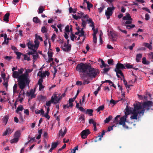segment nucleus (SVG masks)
<instances>
[{
  "label": "nucleus",
  "instance_id": "obj_1",
  "mask_svg": "<svg viewBox=\"0 0 153 153\" xmlns=\"http://www.w3.org/2000/svg\"><path fill=\"white\" fill-rule=\"evenodd\" d=\"M76 69L79 72L86 74L87 76L91 78L95 77L100 73L98 69L92 68L90 63H81L77 65Z\"/></svg>",
  "mask_w": 153,
  "mask_h": 153
},
{
  "label": "nucleus",
  "instance_id": "obj_2",
  "mask_svg": "<svg viewBox=\"0 0 153 153\" xmlns=\"http://www.w3.org/2000/svg\"><path fill=\"white\" fill-rule=\"evenodd\" d=\"M18 82L19 88L22 91L27 84H29L30 80L28 77L25 74H22L18 77Z\"/></svg>",
  "mask_w": 153,
  "mask_h": 153
},
{
  "label": "nucleus",
  "instance_id": "obj_3",
  "mask_svg": "<svg viewBox=\"0 0 153 153\" xmlns=\"http://www.w3.org/2000/svg\"><path fill=\"white\" fill-rule=\"evenodd\" d=\"M142 108V107L139 104H136L134 105V109H133L132 111H131L133 114V115L130 117L131 119L137 120L138 114L140 115L142 114L143 115L145 110H141Z\"/></svg>",
  "mask_w": 153,
  "mask_h": 153
},
{
  "label": "nucleus",
  "instance_id": "obj_4",
  "mask_svg": "<svg viewBox=\"0 0 153 153\" xmlns=\"http://www.w3.org/2000/svg\"><path fill=\"white\" fill-rule=\"evenodd\" d=\"M120 116V115H117L114 118V122L116 124L122 125L123 127L125 128H128V126H126L125 124V122L126 121V118L124 117H121L119 118V120L118 118Z\"/></svg>",
  "mask_w": 153,
  "mask_h": 153
},
{
  "label": "nucleus",
  "instance_id": "obj_5",
  "mask_svg": "<svg viewBox=\"0 0 153 153\" xmlns=\"http://www.w3.org/2000/svg\"><path fill=\"white\" fill-rule=\"evenodd\" d=\"M115 7L113 6L112 7H108L107 8V10L105 12V14L107 16L108 19L110 18V16H111L113 13V11L115 9Z\"/></svg>",
  "mask_w": 153,
  "mask_h": 153
},
{
  "label": "nucleus",
  "instance_id": "obj_6",
  "mask_svg": "<svg viewBox=\"0 0 153 153\" xmlns=\"http://www.w3.org/2000/svg\"><path fill=\"white\" fill-rule=\"evenodd\" d=\"M125 69V67L124 65L120 63H117L116 66L114 71H116L118 73L122 74V71L121 70Z\"/></svg>",
  "mask_w": 153,
  "mask_h": 153
},
{
  "label": "nucleus",
  "instance_id": "obj_7",
  "mask_svg": "<svg viewBox=\"0 0 153 153\" xmlns=\"http://www.w3.org/2000/svg\"><path fill=\"white\" fill-rule=\"evenodd\" d=\"M152 102L150 101L144 102L143 104L142 105H141V106L142 107V108L141 110L145 109V108H146V109L148 110L149 109L148 107L152 105Z\"/></svg>",
  "mask_w": 153,
  "mask_h": 153
},
{
  "label": "nucleus",
  "instance_id": "obj_8",
  "mask_svg": "<svg viewBox=\"0 0 153 153\" xmlns=\"http://www.w3.org/2000/svg\"><path fill=\"white\" fill-rule=\"evenodd\" d=\"M90 131L88 129H87L83 130L81 133V135L82 138L85 139L87 137V136L90 134Z\"/></svg>",
  "mask_w": 153,
  "mask_h": 153
},
{
  "label": "nucleus",
  "instance_id": "obj_9",
  "mask_svg": "<svg viewBox=\"0 0 153 153\" xmlns=\"http://www.w3.org/2000/svg\"><path fill=\"white\" fill-rule=\"evenodd\" d=\"M126 111L125 112V115L122 117H124L126 119H126L127 117V116L129 115L130 113H131V111H132L133 108H130V109H129L127 108V107H126Z\"/></svg>",
  "mask_w": 153,
  "mask_h": 153
},
{
  "label": "nucleus",
  "instance_id": "obj_10",
  "mask_svg": "<svg viewBox=\"0 0 153 153\" xmlns=\"http://www.w3.org/2000/svg\"><path fill=\"white\" fill-rule=\"evenodd\" d=\"M79 14H80V16L79 15L77 16L76 15H72L73 18L76 20L79 19L81 18L82 17V16L84 15V13H83L80 12L79 13Z\"/></svg>",
  "mask_w": 153,
  "mask_h": 153
},
{
  "label": "nucleus",
  "instance_id": "obj_11",
  "mask_svg": "<svg viewBox=\"0 0 153 153\" xmlns=\"http://www.w3.org/2000/svg\"><path fill=\"white\" fill-rule=\"evenodd\" d=\"M61 48L65 51L68 52L70 51L71 49V45H67L65 48H64L62 46H61Z\"/></svg>",
  "mask_w": 153,
  "mask_h": 153
},
{
  "label": "nucleus",
  "instance_id": "obj_12",
  "mask_svg": "<svg viewBox=\"0 0 153 153\" xmlns=\"http://www.w3.org/2000/svg\"><path fill=\"white\" fill-rule=\"evenodd\" d=\"M123 20H132V19L131 18L130 14L128 13H126V15L123 17Z\"/></svg>",
  "mask_w": 153,
  "mask_h": 153
},
{
  "label": "nucleus",
  "instance_id": "obj_13",
  "mask_svg": "<svg viewBox=\"0 0 153 153\" xmlns=\"http://www.w3.org/2000/svg\"><path fill=\"white\" fill-rule=\"evenodd\" d=\"M63 129H64V131H62V129H61L59 131V136L60 135L62 137H63L65 134H66L67 131V129L65 127H64Z\"/></svg>",
  "mask_w": 153,
  "mask_h": 153
},
{
  "label": "nucleus",
  "instance_id": "obj_14",
  "mask_svg": "<svg viewBox=\"0 0 153 153\" xmlns=\"http://www.w3.org/2000/svg\"><path fill=\"white\" fill-rule=\"evenodd\" d=\"M110 34L111 35L109 36L110 38L112 39L113 41H115L117 38L116 34L113 32H111Z\"/></svg>",
  "mask_w": 153,
  "mask_h": 153
},
{
  "label": "nucleus",
  "instance_id": "obj_15",
  "mask_svg": "<svg viewBox=\"0 0 153 153\" xmlns=\"http://www.w3.org/2000/svg\"><path fill=\"white\" fill-rule=\"evenodd\" d=\"M142 57V54H137L136 56V60L137 62H139L140 61V59Z\"/></svg>",
  "mask_w": 153,
  "mask_h": 153
},
{
  "label": "nucleus",
  "instance_id": "obj_16",
  "mask_svg": "<svg viewBox=\"0 0 153 153\" xmlns=\"http://www.w3.org/2000/svg\"><path fill=\"white\" fill-rule=\"evenodd\" d=\"M34 43L35 44V45H34V48H36V49H37L39 47V42L38 40H37V39L36 38V37L35 38Z\"/></svg>",
  "mask_w": 153,
  "mask_h": 153
},
{
  "label": "nucleus",
  "instance_id": "obj_17",
  "mask_svg": "<svg viewBox=\"0 0 153 153\" xmlns=\"http://www.w3.org/2000/svg\"><path fill=\"white\" fill-rule=\"evenodd\" d=\"M19 76H20V75L18 71H15L13 72L12 76L14 78H18Z\"/></svg>",
  "mask_w": 153,
  "mask_h": 153
},
{
  "label": "nucleus",
  "instance_id": "obj_18",
  "mask_svg": "<svg viewBox=\"0 0 153 153\" xmlns=\"http://www.w3.org/2000/svg\"><path fill=\"white\" fill-rule=\"evenodd\" d=\"M62 96H60V97L58 98V97L56 96H55L53 98L54 99V101L53 102L55 104L57 103H58L59 101L62 99Z\"/></svg>",
  "mask_w": 153,
  "mask_h": 153
},
{
  "label": "nucleus",
  "instance_id": "obj_19",
  "mask_svg": "<svg viewBox=\"0 0 153 153\" xmlns=\"http://www.w3.org/2000/svg\"><path fill=\"white\" fill-rule=\"evenodd\" d=\"M79 120L80 121V122H82V123H84L85 121V116L84 115L81 114L79 118Z\"/></svg>",
  "mask_w": 153,
  "mask_h": 153
},
{
  "label": "nucleus",
  "instance_id": "obj_20",
  "mask_svg": "<svg viewBox=\"0 0 153 153\" xmlns=\"http://www.w3.org/2000/svg\"><path fill=\"white\" fill-rule=\"evenodd\" d=\"M9 13H6L4 16L3 20L6 22H8L9 21Z\"/></svg>",
  "mask_w": 153,
  "mask_h": 153
},
{
  "label": "nucleus",
  "instance_id": "obj_21",
  "mask_svg": "<svg viewBox=\"0 0 153 153\" xmlns=\"http://www.w3.org/2000/svg\"><path fill=\"white\" fill-rule=\"evenodd\" d=\"M39 57V55L38 53H34V54L33 55V62H34Z\"/></svg>",
  "mask_w": 153,
  "mask_h": 153
},
{
  "label": "nucleus",
  "instance_id": "obj_22",
  "mask_svg": "<svg viewBox=\"0 0 153 153\" xmlns=\"http://www.w3.org/2000/svg\"><path fill=\"white\" fill-rule=\"evenodd\" d=\"M54 101V98H53V97H52L51 100L49 101H47L46 105L47 106H50L51 102H53Z\"/></svg>",
  "mask_w": 153,
  "mask_h": 153
},
{
  "label": "nucleus",
  "instance_id": "obj_23",
  "mask_svg": "<svg viewBox=\"0 0 153 153\" xmlns=\"http://www.w3.org/2000/svg\"><path fill=\"white\" fill-rule=\"evenodd\" d=\"M35 112L36 114H39L41 113L42 115H43L44 113V111L43 109H41V110H36Z\"/></svg>",
  "mask_w": 153,
  "mask_h": 153
},
{
  "label": "nucleus",
  "instance_id": "obj_24",
  "mask_svg": "<svg viewBox=\"0 0 153 153\" xmlns=\"http://www.w3.org/2000/svg\"><path fill=\"white\" fill-rule=\"evenodd\" d=\"M23 109L24 108L23 107L22 105H20L17 107V109L16 110V113H18L19 111H22Z\"/></svg>",
  "mask_w": 153,
  "mask_h": 153
},
{
  "label": "nucleus",
  "instance_id": "obj_25",
  "mask_svg": "<svg viewBox=\"0 0 153 153\" xmlns=\"http://www.w3.org/2000/svg\"><path fill=\"white\" fill-rule=\"evenodd\" d=\"M33 21L34 22L36 23H41L40 20L37 17H35L33 18Z\"/></svg>",
  "mask_w": 153,
  "mask_h": 153
},
{
  "label": "nucleus",
  "instance_id": "obj_26",
  "mask_svg": "<svg viewBox=\"0 0 153 153\" xmlns=\"http://www.w3.org/2000/svg\"><path fill=\"white\" fill-rule=\"evenodd\" d=\"M27 45L29 49H31L33 48V47H34V45L32 44L30 41L27 43Z\"/></svg>",
  "mask_w": 153,
  "mask_h": 153
},
{
  "label": "nucleus",
  "instance_id": "obj_27",
  "mask_svg": "<svg viewBox=\"0 0 153 153\" xmlns=\"http://www.w3.org/2000/svg\"><path fill=\"white\" fill-rule=\"evenodd\" d=\"M143 45L144 46L147 47L150 50L152 49V46L149 43H144L143 44Z\"/></svg>",
  "mask_w": 153,
  "mask_h": 153
},
{
  "label": "nucleus",
  "instance_id": "obj_28",
  "mask_svg": "<svg viewBox=\"0 0 153 153\" xmlns=\"http://www.w3.org/2000/svg\"><path fill=\"white\" fill-rule=\"evenodd\" d=\"M112 118V117L110 115L108 118H107L106 119L104 120V122L105 123H108L111 120Z\"/></svg>",
  "mask_w": 153,
  "mask_h": 153
},
{
  "label": "nucleus",
  "instance_id": "obj_29",
  "mask_svg": "<svg viewBox=\"0 0 153 153\" xmlns=\"http://www.w3.org/2000/svg\"><path fill=\"white\" fill-rule=\"evenodd\" d=\"M104 108V105H102L100 106L98 108L96 109V110L99 112L100 111H102Z\"/></svg>",
  "mask_w": 153,
  "mask_h": 153
},
{
  "label": "nucleus",
  "instance_id": "obj_30",
  "mask_svg": "<svg viewBox=\"0 0 153 153\" xmlns=\"http://www.w3.org/2000/svg\"><path fill=\"white\" fill-rule=\"evenodd\" d=\"M9 119V116L8 115H6L4 118L3 119V122H5V124L6 125L7 123L8 120Z\"/></svg>",
  "mask_w": 153,
  "mask_h": 153
},
{
  "label": "nucleus",
  "instance_id": "obj_31",
  "mask_svg": "<svg viewBox=\"0 0 153 153\" xmlns=\"http://www.w3.org/2000/svg\"><path fill=\"white\" fill-rule=\"evenodd\" d=\"M102 137H101V134H99L98 135V136L97 137L95 138V139L94 140V141L95 142H97L98 141H100L101 140V138Z\"/></svg>",
  "mask_w": 153,
  "mask_h": 153
},
{
  "label": "nucleus",
  "instance_id": "obj_32",
  "mask_svg": "<svg viewBox=\"0 0 153 153\" xmlns=\"http://www.w3.org/2000/svg\"><path fill=\"white\" fill-rule=\"evenodd\" d=\"M16 54L17 55V58L18 59H19L20 58V56L21 55H23V54L22 53L17 51L16 52Z\"/></svg>",
  "mask_w": 153,
  "mask_h": 153
},
{
  "label": "nucleus",
  "instance_id": "obj_33",
  "mask_svg": "<svg viewBox=\"0 0 153 153\" xmlns=\"http://www.w3.org/2000/svg\"><path fill=\"white\" fill-rule=\"evenodd\" d=\"M20 131H16L14 134L15 137L19 139L20 135Z\"/></svg>",
  "mask_w": 153,
  "mask_h": 153
},
{
  "label": "nucleus",
  "instance_id": "obj_34",
  "mask_svg": "<svg viewBox=\"0 0 153 153\" xmlns=\"http://www.w3.org/2000/svg\"><path fill=\"white\" fill-rule=\"evenodd\" d=\"M89 124H92L94 126H96L97 125L96 123L94 121V120L92 119H90L89 121Z\"/></svg>",
  "mask_w": 153,
  "mask_h": 153
},
{
  "label": "nucleus",
  "instance_id": "obj_35",
  "mask_svg": "<svg viewBox=\"0 0 153 153\" xmlns=\"http://www.w3.org/2000/svg\"><path fill=\"white\" fill-rule=\"evenodd\" d=\"M93 111L92 109H87V110H86V114H88L90 116H92V113Z\"/></svg>",
  "mask_w": 153,
  "mask_h": 153
},
{
  "label": "nucleus",
  "instance_id": "obj_36",
  "mask_svg": "<svg viewBox=\"0 0 153 153\" xmlns=\"http://www.w3.org/2000/svg\"><path fill=\"white\" fill-rule=\"evenodd\" d=\"M8 78L7 79H4V82L3 83V85L7 88L8 86Z\"/></svg>",
  "mask_w": 153,
  "mask_h": 153
},
{
  "label": "nucleus",
  "instance_id": "obj_37",
  "mask_svg": "<svg viewBox=\"0 0 153 153\" xmlns=\"http://www.w3.org/2000/svg\"><path fill=\"white\" fill-rule=\"evenodd\" d=\"M142 63L144 64L148 65L149 64V62L148 61H146V57H143L142 59Z\"/></svg>",
  "mask_w": 153,
  "mask_h": 153
},
{
  "label": "nucleus",
  "instance_id": "obj_38",
  "mask_svg": "<svg viewBox=\"0 0 153 153\" xmlns=\"http://www.w3.org/2000/svg\"><path fill=\"white\" fill-rule=\"evenodd\" d=\"M38 75L41 78H43L44 77H45V74L42 73V71H40L38 74Z\"/></svg>",
  "mask_w": 153,
  "mask_h": 153
},
{
  "label": "nucleus",
  "instance_id": "obj_39",
  "mask_svg": "<svg viewBox=\"0 0 153 153\" xmlns=\"http://www.w3.org/2000/svg\"><path fill=\"white\" fill-rule=\"evenodd\" d=\"M77 9L76 8L73 9L71 7L69 8V12L70 13H76Z\"/></svg>",
  "mask_w": 153,
  "mask_h": 153
},
{
  "label": "nucleus",
  "instance_id": "obj_40",
  "mask_svg": "<svg viewBox=\"0 0 153 153\" xmlns=\"http://www.w3.org/2000/svg\"><path fill=\"white\" fill-rule=\"evenodd\" d=\"M19 139L15 137L10 140V143H16L18 141Z\"/></svg>",
  "mask_w": 153,
  "mask_h": 153
},
{
  "label": "nucleus",
  "instance_id": "obj_41",
  "mask_svg": "<svg viewBox=\"0 0 153 153\" xmlns=\"http://www.w3.org/2000/svg\"><path fill=\"white\" fill-rule=\"evenodd\" d=\"M73 106V104H70L69 103V104H67L66 105H63V108L64 109H65L66 108H68L70 107H72Z\"/></svg>",
  "mask_w": 153,
  "mask_h": 153
},
{
  "label": "nucleus",
  "instance_id": "obj_42",
  "mask_svg": "<svg viewBox=\"0 0 153 153\" xmlns=\"http://www.w3.org/2000/svg\"><path fill=\"white\" fill-rule=\"evenodd\" d=\"M58 144L59 143L58 142H53L52 143L51 146L53 148H55L57 147Z\"/></svg>",
  "mask_w": 153,
  "mask_h": 153
},
{
  "label": "nucleus",
  "instance_id": "obj_43",
  "mask_svg": "<svg viewBox=\"0 0 153 153\" xmlns=\"http://www.w3.org/2000/svg\"><path fill=\"white\" fill-rule=\"evenodd\" d=\"M44 10V9L43 7H40L39 8V13H42L43 11Z\"/></svg>",
  "mask_w": 153,
  "mask_h": 153
},
{
  "label": "nucleus",
  "instance_id": "obj_44",
  "mask_svg": "<svg viewBox=\"0 0 153 153\" xmlns=\"http://www.w3.org/2000/svg\"><path fill=\"white\" fill-rule=\"evenodd\" d=\"M17 84L15 83L13 88V90L14 93H16L17 92Z\"/></svg>",
  "mask_w": 153,
  "mask_h": 153
},
{
  "label": "nucleus",
  "instance_id": "obj_45",
  "mask_svg": "<svg viewBox=\"0 0 153 153\" xmlns=\"http://www.w3.org/2000/svg\"><path fill=\"white\" fill-rule=\"evenodd\" d=\"M115 71V72H116V74H117V77L118 78H120V76L118 74H120L121 76H122L123 78L124 79L125 78H124V76L123 74V73L122 72V74H121L120 73H118V72H117V71Z\"/></svg>",
  "mask_w": 153,
  "mask_h": 153
},
{
  "label": "nucleus",
  "instance_id": "obj_46",
  "mask_svg": "<svg viewBox=\"0 0 153 153\" xmlns=\"http://www.w3.org/2000/svg\"><path fill=\"white\" fill-rule=\"evenodd\" d=\"M23 56H24V59L25 60H27L28 61L30 60V57H28L26 55L24 54Z\"/></svg>",
  "mask_w": 153,
  "mask_h": 153
},
{
  "label": "nucleus",
  "instance_id": "obj_47",
  "mask_svg": "<svg viewBox=\"0 0 153 153\" xmlns=\"http://www.w3.org/2000/svg\"><path fill=\"white\" fill-rule=\"evenodd\" d=\"M80 34L79 35V36H84V32L83 30V29L82 28L80 31Z\"/></svg>",
  "mask_w": 153,
  "mask_h": 153
},
{
  "label": "nucleus",
  "instance_id": "obj_48",
  "mask_svg": "<svg viewBox=\"0 0 153 153\" xmlns=\"http://www.w3.org/2000/svg\"><path fill=\"white\" fill-rule=\"evenodd\" d=\"M126 27L128 29L134 27L135 26L134 25H126Z\"/></svg>",
  "mask_w": 153,
  "mask_h": 153
},
{
  "label": "nucleus",
  "instance_id": "obj_49",
  "mask_svg": "<svg viewBox=\"0 0 153 153\" xmlns=\"http://www.w3.org/2000/svg\"><path fill=\"white\" fill-rule=\"evenodd\" d=\"M66 33H67L68 34H69L70 32L69 27L68 25L65 28Z\"/></svg>",
  "mask_w": 153,
  "mask_h": 153
},
{
  "label": "nucleus",
  "instance_id": "obj_50",
  "mask_svg": "<svg viewBox=\"0 0 153 153\" xmlns=\"http://www.w3.org/2000/svg\"><path fill=\"white\" fill-rule=\"evenodd\" d=\"M31 71H30V69L26 70L25 73L23 74H25L26 76L28 77V73L30 72Z\"/></svg>",
  "mask_w": 153,
  "mask_h": 153
},
{
  "label": "nucleus",
  "instance_id": "obj_51",
  "mask_svg": "<svg viewBox=\"0 0 153 153\" xmlns=\"http://www.w3.org/2000/svg\"><path fill=\"white\" fill-rule=\"evenodd\" d=\"M87 8L88 10H90V8L92 7H93V5L89 2H88V3L87 4Z\"/></svg>",
  "mask_w": 153,
  "mask_h": 153
},
{
  "label": "nucleus",
  "instance_id": "obj_52",
  "mask_svg": "<svg viewBox=\"0 0 153 153\" xmlns=\"http://www.w3.org/2000/svg\"><path fill=\"white\" fill-rule=\"evenodd\" d=\"M132 20H128L124 23V24L129 25L131 24L132 22Z\"/></svg>",
  "mask_w": 153,
  "mask_h": 153
},
{
  "label": "nucleus",
  "instance_id": "obj_53",
  "mask_svg": "<svg viewBox=\"0 0 153 153\" xmlns=\"http://www.w3.org/2000/svg\"><path fill=\"white\" fill-rule=\"evenodd\" d=\"M35 37H36V38L37 39V40L39 39L42 41H43V39H42V37H41L39 36H38L37 34H36L35 35Z\"/></svg>",
  "mask_w": 153,
  "mask_h": 153
},
{
  "label": "nucleus",
  "instance_id": "obj_54",
  "mask_svg": "<svg viewBox=\"0 0 153 153\" xmlns=\"http://www.w3.org/2000/svg\"><path fill=\"white\" fill-rule=\"evenodd\" d=\"M41 31L43 33L46 32L47 31L46 28L45 27L43 26L42 27L41 29Z\"/></svg>",
  "mask_w": 153,
  "mask_h": 153
},
{
  "label": "nucleus",
  "instance_id": "obj_55",
  "mask_svg": "<svg viewBox=\"0 0 153 153\" xmlns=\"http://www.w3.org/2000/svg\"><path fill=\"white\" fill-rule=\"evenodd\" d=\"M56 37V34L55 33H53L51 38V39L52 40V42H54Z\"/></svg>",
  "mask_w": 153,
  "mask_h": 153
},
{
  "label": "nucleus",
  "instance_id": "obj_56",
  "mask_svg": "<svg viewBox=\"0 0 153 153\" xmlns=\"http://www.w3.org/2000/svg\"><path fill=\"white\" fill-rule=\"evenodd\" d=\"M117 28L119 30L122 32L126 34L127 33V31L126 30H122L118 26Z\"/></svg>",
  "mask_w": 153,
  "mask_h": 153
},
{
  "label": "nucleus",
  "instance_id": "obj_57",
  "mask_svg": "<svg viewBox=\"0 0 153 153\" xmlns=\"http://www.w3.org/2000/svg\"><path fill=\"white\" fill-rule=\"evenodd\" d=\"M110 70L109 68H105L103 69L102 73H105L107 71H108Z\"/></svg>",
  "mask_w": 153,
  "mask_h": 153
},
{
  "label": "nucleus",
  "instance_id": "obj_58",
  "mask_svg": "<svg viewBox=\"0 0 153 153\" xmlns=\"http://www.w3.org/2000/svg\"><path fill=\"white\" fill-rule=\"evenodd\" d=\"M39 98H40V100L44 101V100H46V98L44 96H43L42 95H41L40 96Z\"/></svg>",
  "mask_w": 153,
  "mask_h": 153
},
{
  "label": "nucleus",
  "instance_id": "obj_59",
  "mask_svg": "<svg viewBox=\"0 0 153 153\" xmlns=\"http://www.w3.org/2000/svg\"><path fill=\"white\" fill-rule=\"evenodd\" d=\"M5 76L6 75L5 73H2L1 74V76L2 78L4 80V79L5 80L8 79L6 78Z\"/></svg>",
  "mask_w": 153,
  "mask_h": 153
},
{
  "label": "nucleus",
  "instance_id": "obj_60",
  "mask_svg": "<svg viewBox=\"0 0 153 153\" xmlns=\"http://www.w3.org/2000/svg\"><path fill=\"white\" fill-rule=\"evenodd\" d=\"M101 63H102V65L104 67H105L106 66H108V65L105 64V62L103 60L101 59Z\"/></svg>",
  "mask_w": 153,
  "mask_h": 153
},
{
  "label": "nucleus",
  "instance_id": "obj_61",
  "mask_svg": "<svg viewBox=\"0 0 153 153\" xmlns=\"http://www.w3.org/2000/svg\"><path fill=\"white\" fill-rule=\"evenodd\" d=\"M51 27H52V28L54 29V30L55 31L56 33H57L58 32V30L56 28L55 25H52L51 26Z\"/></svg>",
  "mask_w": 153,
  "mask_h": 153
},
{
  "label": "nucleus",
  "instance_id": "obj_62",
  "mask_svg": "<svg viewBox=\"0 0 153 153\" xmlns=\"http://www.w3.org/2000/svg\"><path fill=\"white\" fill-rule=\"evenodd\" d=\"M126 67L128 68H132L133 65H130L129 64H127L126 65Z\"/></svg>",
  "mask_w": 153,
  "mask_h": 153
},
{
  "label": "nucleus",
  "instance_id": "obj_63",
  "mask_svg": "<svg viewBox=\"0 0 153 153\" xmlns=\"http://www.w3.org/2000/svg\"><path fill=\"white\" fill-rule=\"evenodd\" d=\"M43 81V79L42 78H40L38 82V84L39 85H40L42 84V83Z\"/></svg>",
  "mask_w": 153,
  "mask_h": 153
},
{
  "label": "nucleus",
  "instance_id": "obj_64",
  "mask_svg": "<svg viewBox=\"0 0 153 153\" xmlns=\"http://www.w3.org/2000/svg\"><path fill=\"white\" fill-rule=\"evenodd\" d=\"M108 63L109 64H112L113 62V60L112 59H110L108 60Z\"/></svg>",
  "mask_w": 153,
  "mask_h": 153
}]
</instances>
